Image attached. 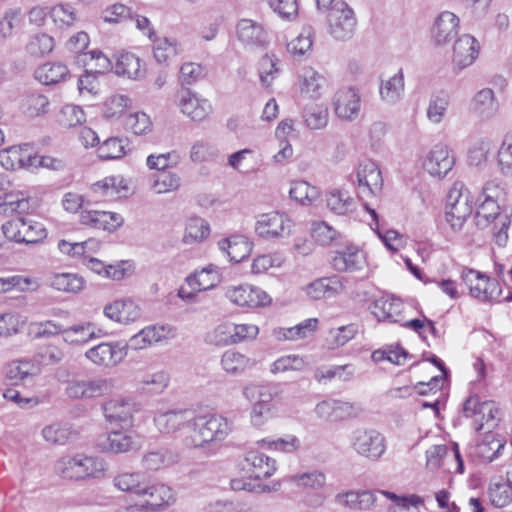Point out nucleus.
<instances>
[{"label":"nucleus","mask_w":512,"mask_h":512,"mask_svg":"<svg viewBox=\"0 0 512 512\" xmlns=\"http://www.w3.org/2000/svg\"><path fill=\"white\" fill-rule=\"evenodd\" d=\"M168 382V374L163 371L147 374L141 379V383L143 384L142 388L152 394L163 392Z\"/></svg>","instance_id":"64"},{"label":"nucleus","mask_w":512,"mask_h":512,"mask_svg":"<svg viewBox=\"0 0 512 512\" xmlns=\"http://www.w3.org/2000/svg\"><path fill=\"white\" fill-rule=\"evenodd\" d=\"M24 146H11L0 151V165L6 170H16L23 166Z\"/></svg>","instance_id":"62"},{"label":"nucleus","mask_w":512,"mask_h":512,"mask_svg":"<svg viewBox=\"0 0 512 512\" xmlns=\"http://www.w3.org/2000/svg\"><path fill=\"white\" fill-rule=\"evenodd\" d=\"M365 264V256L356 247H347L338 251L332 258V265L337 271L354 272L361 270Z\"/></svg>","instance_id":"29"},{"label":"nucleus","mask_w":512,"mask_h":512,"mask_svg":"<svg viewBox=\"0 0 512 512\" xmlns=\"http://www.w3.org/2000/svg\"><path fill=\"white\" fill-rule=\"evenodd\" d=\"M462 282L469 289L472 297L481 301H488L491 298V291L488 290L490 285L496 287V280L490 279L485 274H482L473 269H465L461 273Z\"/></svg>","instance_id":"22"},{"label":"nucleus","mask_w":512,"mask_h":512,"mask_svg":"<svg viewBox=\"0 0 512 512\" xmlns=\"http://www.w3.org/2000/svg\"><path fill=\"white\" fill-rule=\"evenodd\" d=\"M117 75L127 76L128 78H138L141 76L140 59L129 52H121L114 65Z\"/></svg>","instance_id":"42"},{"label":"nucleus","mask_w":512,"mask_h":512,"mask_svg":"<svg viewBox=\"0 0 512 512\" xmlns=\"http://www.w3.org/2000/svg\"><path fill=\"white\" fill-rule=\"evenodd\" d=\"M354 406L350 402L327 399L319 402L314 411L318 418L329 422L342 421L352 415Z\"/></svg>","instance_id":"23"},{"label":"nucleus","mask_w":512,"mask_h":512,"mask_svg":"<svg viewBox=\"0 0 512 512\" xmlns=\"http://www.w3.org/2000/svg\"><path fill=\"white\" fill-rule=\"evenodd\" d=\"M177 455L168 449H158L143 455L142 466L146 470L158 471L177 462Z\"/></svg>","instance_id":"39"},{"label":"nucleus","mask_w":512,"mask_h":512,"mask_svg":"<svg viewBox=\"0 0 512 512\" xmlns=\"http://www.w3.org/2000/svg\"><path fill=\"white\" fill-rule=\"evenodd\" d=\"M50 285L59 291L76 293L83 289L84 280L76 274L60 273L51 278Z\"/></svg>","instance_id":"47"},{"label":"nucleus","mask_w":512,"mask_h":512,"mask_svg":"<svg viewBox=\"0 0 512 512\" xmlns=\"http://www.w3.org/2000/svg\"><path fill=\"white\" fill-rule=\"evenodd\" d=\"M246 469L250 477L255 479H266L273 475L276 470L275 460L259 451H249L245 456Z\"/></svg>","instance_id":"27"},{"label":"nucleus","mask_w":512,"mask_h":512,"mask_svg":"<svg viewBox=\"0 0 512 512\" xmlns=\"http://www.w3.org/2000/svg\"><path fill=\"white\" fill-rule=\"evenodd\" d=\"M136 411H138V407L130 398L117 397L103 404V412L107 422L122 427L132 425L133 414Z\"/></svg>","instance_id":"8"},{"label":"nucleus","mask_w":512,"mask_h":512,"mask_svg":"<svg viewBox=\"0 0 512 512\" xmlns=\"http://www.w3.org/2000/svg\"><path fill=\"white\" fill-rule=\"evenodd\" d=\"M243 395L249 401H254L256 404L271 408V401L274 398L275 392L268 386L251 385L243 389Z\"/></svg>","instance_id":"57"},{"label":"nucleus","mask_w":512,"mask_h":512,"mask_svg":"<svg viewBox=\"0 0 512 512\" xmlns=\"http://www.w3.org/2000/svg\"><path fill=\"white\" fill-rule=\"evenodd\" d=\"M64 341L71 344H79L86 342L98 336L96 326L93 323H80L63 330Z\"/></svg>","instance_id":"43"},{"label":"nucleus","mask_w":512,"mask_h":512,"mask_svg":"<svg viewBox=\"0 0 512 512\" xmlns=\"http://www.w3.org/2000/svg\"><path fill=\"white\" fill-rule=\"evenodd\" d=\"M132 436L127 431H112L98 445L112 453H125L133 448Z\"/></svg>","instance_id":"38"},{"label":"nucleus","mask_w":512,"mask_h":512,"mask_svg":"<svg viewBox=\"0 0 512 512\" xmlns=\"http://www.w3.org/2000/svg\"><path fill=\"white\" fill-rule=\"evenodd\" d=\"M488 495L492 505L502 508L511 503L512 488L504 483L491 484L488 489Z\"/></svg>","instance_id":"59"},{"label":"nucleus","mask_w":512,"mask_h":512,"mask_svg":"<svg viewBox=\"0 0 512 512\" xmlns=\"http://www.w3.org/2000/svg\"><path fill=\"white\" fill-rule=\"evenodd\" d=\"M191 426L192 434L186 438V446L193 448L221 442L231 430L227 419L217 414L196 415L193 412Z\"/></svg>","instance_id":"2"},{"label":"nucleus","mask_w":512,"mask_h":512,"mask_svg":"<svg viewBox=\"0 0 512 512\" xmlns=\"http://www.w3.org/2000/svg\"><path fill=\"white\" fill-rule=\"evenodd\" d=\"M214 266L210 265L199 272L188 276L186 278L187 284L195 291L201 292L211 289L215 286L217 281V274Z\"/></svg>","instance_id":"46"},{"label":"nucleus","mask_w":512,"mask_h":512,"mask_svg":"<svg viewBox=\"0 0 512 512\" xmlns=\"http://www.w3.org/2000/svg\"><path fill=\"white\" fill-rule=\"evenodd\" d=\"M6 238L17 243L35 244L47 236V231L41 222L25 217H16L2 225Z\"/></svg>","instance_id":"3"},{"label":"nucleus","mask_w":512,"mask_h":512,"mask_svg":"<svg viewBox=\"0 0 512 512\" xmlns=\"http://www.w3.org/2000/svg\"><path fill=\"white\" fill-rule=\"evenodd\" d=\"M492 146V141L488 138L476 140L468 150L469 163L474 166H480L486 163Z\"/></svg>","instance_id":"56"},{"label":"nucleus","mask_w":512,"mask_h":512,"mask_svg":"<svg viewBox=\"0 0 512 512\" xmlns=\"http://www.w3.org/2000/svg\"><path fill=\"white\" fill-rule=\"evenodd\" d=\"M38 207V199L29 191H11L3 196L0 213L5 215L28 214Z\"/></svg>","instance_id":"12"},{"label":"nucleus","mask_w":512,"mask_h":512,"mask_svg":"<svg viewBox=\"0 0 512 512\" xmlns=\"http://www.w3.org/2000/svg\"><path fill=\"white\" fill-rule=\"evenodd\" d=\"M328 109L323 105H306L303 110V118L306 126L311 130L322 129L328 123Z\"/></svg>","instance_id":"45"},{"label":"nucleus","mask_w":512,"mask_h":512,"mask_svg":"<svg viewBox=\"0 0 512 512\" xmlns=\"http://www.w3.org/2000/svg\"><path fill=\"white\" fill-rule=\"evenodd\" d=\"M493 412H498L494 402H481L478 396H470L463 404L464 416L473 420L474 429L478 432L481 431L485 426V415L492 417Z\"/></svg>","instance_id":"24"},{"label":"nucleus","mask_w":512,"mask_h":512,"mask_svg":"<svg viewBox=\"0 0 512 512\" xmlns=\"http://www.w3.org/2000/svg\"><path fill=\"white\" fill-rule=\"evenodd\" d=\"M329 33L337 40L350 39L355 31L356 18L353 10L342 0H338L327 14Z\"/></svg>","instance_id":"5"},{"label":"nucleus","mask_w":512,"mask_h":512,"mask_svg":"<svg viewBox=\"0 0 512 512\" xmlns=\"http://www.w3.org/2000/svg\"><path fill=\"white\" fill-rule=\"evenodd\" d=\"M69 77L70 71L62 62H47L35 70V78L44 85H55Z\"/></svg>","instance_id":"31"},{"label":"nucleus","mask_w":512,"mask_h":512,"mask_svg":"<svg viewBox=\"0 0 512 512\" xmlns=\"http://www.w3.org/2000/svg\"><path fill=\"white\" fill-rule=\"evenodd\" d=\"M404 74L399 69L396 74L387 80H382L379 93L381 99L388 104H395L402 98L404 94Z\"/></svg>","instance_id":"34"},{"label":"nucleus","mask_w":512,"mask_h":512,"mask_svg":"<svg viewBox=\"0 0 512 512\" xmlns=\"http://www.w3.org/2000/svg\"><path fill=\"white\" fill-rule=\"evenodd\" d=\"M219 249L227 254L229 260L239 263L248 257L252 251V243L242 235H233L218 242Z\"/></svg>","instance_id":"28"},{"label":"nucleus","mask_w":512,"mask_h":512,"mask_svg":"<svg viewBox=\"0 0 512 512\" xmlns=\"http://www.w3.org/2000/svg\"><path fill=\"white\" fill-rule=\"evenodd\" d=\"M325 78L313 68H306L302 74L301 92L311 98H318L322 94Z\"/></svg>","instance_id":"44"},{"label":"nucleus","mask_w":512,"mask_h":512,"mask_svg":"<svg viewBox=\"0 0 512 512\" xmlns=\"http://www.w3.org/2000/svg\"><path fill=\"white\" fill-rule=\"evenodd\" d=\"M449 105V97L445 92L433 94L430 98L427 117L433 123H440L447 111Z\"/></svg>","instance_id":"52"},{"label":"nucleus","mask_w":512,"mask_h":512,"mask_svg":"<svg viewBox=\"0 0 512 512\" xmlns=\"http://www.w3.org/2000/svg\"><path fill=\"white\" fill-rule=\"evenodd\" d=\"M253 365L252 359L235 350H227L221 357V366L229 374L239 375Z\"/></svg>","instance_id":"37"},{"label":"nucleus","mask_w":512,"mask_h":512,"mask_svg":"<svg viewBox=\"0 0 512 512\" xmlns=\"http://www.w3.org/2000/svg\"><path fill=\"white\" fill-rule=\"evenodd\" d=\"M351 446L359 455L377 460L385 452V439L374 429L358 428L352 432Z\"/></svg>","instance_id":"6"},{"label":"nucleus","mask_w":512,"mask_h":512,"mask_svg":"<svg viewBox=\"0 0 512 512\" xmlns=\"http://www.w3.org/2000/svg\"><path fill=\"white\" fill-rule=\"evenodd\" d=\"M113 484L122 492L147 500L152 511L163 510L176 501V495L170 486L151 480L141 471L119 473L114 477Z\"/></svg>","instance_id":"1"},{"label":"nucleus","mask_w":512,"mask_h":512,"mask_svg":"<svg viewBox=\"0 0 512 512\" xmlns=\"http://www.w3.org/2000/svg\"><path fill=\"white\" fill-rule=\"evenodd\" d=\"M124 222L118 213L83 209L80 213V223L95 229H103L109 232L115 231Z\"/></svg>","instance_id":"18"},{"label":"nucleus","mask_w":512,"mask_h":512,"mask_svg":"<svg viewBox=\"0 0 512 512\" xmlns=\"http://www.w3.org/2000/svg\"><path fill=\"white\" fill-rule=\"evenodd\" d=\"M125 140L118 137H110L101 143L97 149L99 158L111 160L120 158L125 154Z\"/></svg>","instance_id":"53"},{"label":"nucleus","mask_w":512,"mask_h":512,"mask_svg":"<svg viewBox=\"0 0 512 512\" xmlns=\"http://www.w3.org/2000/svg\"><path fill=\"white\" fill-rule=\"evenodd\" d=\"M459 25L458 17L449 11H444L436 18L432 27V38L436 45H445L457 34Z\"/></svg>","instance_id":"25"},{"label":"nucleus","mask_w":512,"mask_h":512,"mask_svg":"<svg viewBox=\"0 0 512 512\" xmlns=\"http://www.w3.org/2000/svg\"><path fill=\"white\" fill-rule=\"evenodd\" d=\"M111 388L108 380L94 378L89 380H73L66 387V393L70 398H94L106 394Z\"/></svg>","instance_id":"15"},{"label":"nucleus","mask_w":512,"mask_h":512,"mask_svg":"<svg viewBox=\"0 0 512 512\" xmlns=\"http://www.w3.org/2000/svg\"><path fill=\"white\" fill-rule=\"evenodd\" d=\"M472 210L473 207L469 202L468 193H464L455 185L448 194L445 211V219L453 231L461 230Z\"/></svg>","instance_id":"7"},{"label":"nucleus","mask_w":512,"mask_h":512,"mask_svg":"<svg viewBox=\"0 0 512 512\" xmlns=\"http://www.w3.org/2000/svg\"><path fill=\"white\" fill-rule=\"evenodd\" d=\"M343 286L337 276L319 278L306 287L307 295L314 300L331 297L342 290Z\"/></svg>","instance_id":"33"},{"label":"nucleus","mask_w":512,"mask_h":512,"mask_svg":"<svg viewBox=\"0 0 512 512\" xmlns=\"http://www.w3.org/2000/svg\"><path fill=\"white\" fill-rule=\"evenodd\" d=\"M318 319L310 318L298 325L290 328H279L274 330V335L278 340H295L307 337L317 328Z\"/></svg>","instance_id":"41"},{"label":"nucleus","mask_w":512,"mask_h":512,"mask_svg":"<svg viewBox=\"0 0 512 512\" xmlns=\"http://www.w3.org/2000/svg\"><path fill=\"white\" fill-rule=\"evenodd\" d=\"M54 48V39L45 33L30 37L26 44V51L33 57H43L49 54Z\"/></svg>","instance_id":"49"},{"label":"nucleus","mask_w":512,"mask_h":512,"mask_svg":"<svg viewBox=\"0 0 512 512\" xmlns=\"http://www.w3.org/2000/svg\"><path fill=\"white\" fill-rule=\"evenodd\" d=\"M177 97L181 112L193 121L206 119L212 111V106L208 100L198 98L189 89H181Z\"/></svg>","instance_id":"14"},{"label":"nucleus","mask_w":512,"mask_h":512,"mask_svg":"<svg viewBox=\"0 0 512 512\" xmlns=\"http://www.w3.org/2000/svg\"><path fill=\"white\" fill-rule=\"evenodd\" d=\"M357 181L360 188L367 190L370 194H377L383 186V178L378 165L367 160L359 164L357 169Z\"/></svg>","instance_id":"26"},{"label":"nucleus","mask_w":512,"mask_h":512,"mask_svg":"<svg viewBox=\"0 0 512 512\" xmlns=\"http://www.w3.org/2000/svg\"><path fill=\"white\" fill-rule=\"evenodd\" d=\"M312 34V27H305L298 37L287 44V50L296 56L305 55L311 50L313 44Z\"/></svg>","instance_id":"60"},{"label":"nucleus","mask_w":512,"mask_h":512,"mask_svg":"<svg viewBox=\"0 0 512 512\" xmlns=\"http://www.w3.org/2000/svg\"><path fill=\"white\" fill-rule=\"evenodd\" d=\"M58 470L63 478L80 480L87 477H97L99 473L104 471V463L95 457L77 455L59 461Z\"/></svg>","instance_id":"4"},{"label":"nucleus","mask_w":512,"mask_h":512,"mask_svg":"<svg viewBox=\"0 0 512 512\" xmlns=\"http://www.w3.org/2000/svg\"><path fill=\"white\" fill-rule=\"evenodd\" d=\"M161 338V335L158 333L154 326H149L143 328L137 334L133 335L127 343H123V345L131 348L133 350L144 349L147 346L151 345L153 342H158Z\"/></svg>","instance_id":"55"},{"label":"nucleus","mask_w":512,"mask_h":512,"mask_svg":"<svg viewBox=\"0 0 512 512\" xmlns=\"http://www.w3.org/2000/svg\"><path fill=\"white\" fill-rule=\"evenodd\" d=\"M238 39L247 45L264 46L267 33L262 25L250 19H241L237 24Z\"/></svg>","instance_id":"30"},{"label":"nucleus","mask_w":512,"mask_h":512,"mask_svg":"<svg viewBox=\"0 0 512 512\" xmlns=\"http://www.w3.org/2000/svg\"><path fill=\"white\" fill-rule=\"evenodd\" d=\"M334 110L336 115L352 121L358 117L360 111V96L353 88L339 89L334 96Z\"/></svg>","instance_id":"17"},{"label":"nucleus","mask_w":512,"mask_h":512,"mask_svg":"<svg viewBox=\"0 0 512 512\" xmlns=\"http://www.w3.org/2000/svg\"><path fill=\"white\" fill-rule=\"evenodd\" d=\"M42 435L48 442L63 445L72 439L76 433L68 425L53 423L43 428Z\"/></svg>","instance_id":"50"},{"label":"nucleus","mask_w":512,"mask_h":512,"mask_svg":"<svg viewBox=\"0 0 512 512\" xmlns=\"http://www.w3.org/2000/svg\"><path fill=\"white\" fill-rule=\"evenodd\" d=\"M505 445L506 442L503 439L488 432L484 439L477 444L475 454L483 461L492 462L502 455Z\"/></svg>","instance_id":"35"},{"label":"nucleus","mask_w":512,"mask_h":512,"mask_svg":"<svg viewBox=\"0 0 512 512\" xmlns=\"http://www.w3.org/2000/svg\"><path fill=\"white\" fill-rule=\"evenodd\" d=\"M193 411L189 409L169 410L155 415L157 428L164 433H174L182 427L191 426Z\"/></svg>","instance_id":"19"},{"label":"nucleus","mask_w":512,"mask_h":512,"mask_svg":"<svg viewBox=\"0 0 512 512\" xmlns=\"http://www.w3.org/2000/svg\"><path fill=\"white\" fill-rule=\"evenodd\" d=\"M475 219L476 225L479 227H484L490 222L493 223L492 231L495 243L500 247H504L506 245L508 240V229L511 224L509 215L499 212H485V206H483L481 210H477Z\"/></svg>","instance_id":"13"},{"label":"nucleus","mask_w":512,"mask_h":512,"mask_svg":"<svg viewBox=\"0 0 512 512\" xmlns=\"http://www.w3.org/2000/svg\"><path fill=\"white\" fill-rule=\"evenodd\" d=\"M372 314L382 321L401 323L403 320V302L395 297H380L370 305Z\"/></svg>","instance_id":"21"},{"label":"nucleus","mask_w":512,"mask_h":512,"mask_svg":"<svg viewBox=\"0 0 512 512\" xmlns=\"http://www.w3.org/2000/svg\"><path fill=\"white\" fill-rule=\"evenodd\" d=\"M291 481L301 488L320 490L326 484V475L320 470H311L292 476Z\"/></svg>","instance_id":"48"},{"label":"nucleus","mask_w":512,"mask_h":512,"mask_svg":"<svg viewBox=\"0 0 512 512\" xmlns=\"http://www.w3.org/2000/svg\"><path fill=\"white\" fill-rule=\"evenodd\" d=\"M290 220L279 212H269L259 216L256 233L264 239L283 237L289 233Z\"/></svg>","instance_id":"10"},{"label":"nucleus","mask_w":512,"mask_h":512,"mask_svg":"<svg viewBox=\"0 0 512 512\" xmlns=\"http://www.w3.org/2000/svg\"><path fill=\"white\" fill-rule=\"evenodd\" d=\"M181 185V178L177 173L170 171L160 172L153 183V188L158 194L177 190Z\"/></svg>","instance_id":"61"},{"label":"nucleus","mask_w":512,"mask_h":512,"mask_svg":"<svg viewBox=\"0 0 512 512\" xmlns=\"http://www.w3.org/2000/svg\"><path fill=\"white\" fill-rule=\"evenodd\" d=\"M289 195L301 204H311L318 197V191L306 181H294L291 183Z\"/></svg>","instance_id":"54"},{"label":"nucleus","mask_w":512,"mask_h":512,"mask_svg":"<svg viewBox=\"0 0 512 512\" xmlns=\"http://www.w3.org/2000/svg\"><path fill=\"white\" fill-rule=\"evenodd\" d=\"M454 157L446 145L436 144L428 152L423 166L424 169L434 177H444L453 168Z\"/></svg>","instance_id":"11"},{"label":"nucleus","mask_w":512,"mask_h":512,"mask_svg":"<svg viewBox=\"0 0 512 512\" xmlns=\"http://www.w3.org/2000/svg\"><path fill=\"white\" fill-rule=\"evenodd\" d=\"M86 357L94 364L113 367L127 355V346L122 342H103L86 352Z\"/></svg>","instance_id":"9"},{"label":"nucleus","mask_w":512,"mask_h":512,"mask_svg":"<svg viewBox=\"0 0 512 512\" xmlns=\"http://www.w3.org/2000/svg\"><path fill=\"white\" fill-rule=\"evenodd\" d=\"M124 127L135 135H142L150 130L151 121L148 115L142 112L130 113L125 116Z\"/></svg>","instance_id":"63"},{"label":"nucleus","mask_w":512,"mask_h":512,"mask_svg":"<svg viewBox=\"0 0 512 512\" xmlns=\"http://www.w3.org/2000/svg\"><path fill=\"white\" fill-rule=\"evenodd\" d=\"M326 205L330 211L337 215H347L356 209V203L349 193L337 189L326 194Z\"/></svg>","instance_id":"36"},{"label":"nucleus","mask_w":512,"mask_h":512,"mask_svg":"<svg viewBox=\"0 0 512 512\" xmlns=\"http://www.w3.org/2000/svg\"><path fill=\"white\" fill-rule=\"evenodd\" d=\"M37 368L30 361H12L6 367V378L12 385L26 383L36 374Z\"/></svg>","instance_id":"40"},{"label":"nucleus","mask_w":512,"mask_h":512,"mask_svg":"<svg viewBox=\"0 0 512 512\" xmlns=\"http://www.w3.org/2000/svg\"><path fill=\"white\" fill-rule=\"evenodd\" d=\"M497 160L501 173L512 175V131L505 135L498 150Z\"/></svg>","instance_id":"58"},{"label":"nucleus","mask_w":512,"mask_h":512,"mask_svg":"<svg viewBox=\"0 0 512 512\" xmlns=\"http://www.w3.org/2000/svg\"><path fill=\"white\" fill-rule=\"evenodd\" d=\"M210 233L209 223L200 217H191L188 220L184 240L186 243L202 241Z\"/></svg>","instance_id":"51"},{"label":"nucleus","mask_w":512,"mask_h":512,"mask_svg":"<svg viewBox=\"0 0 512 512\" xmlns=\"http://www.w3.org/2000/svg\"><path fill=\"white\" fill-rule=\"evenodd\" d=\"M479 44L477 40L469 35L464 34L459 37L453 46V63L462 70L470 66L478 57Z\"/></svg>","instance_id":"20"},{"label":"nucleus","mask_w":512,"mask_h":512,"mask_svg":"<svg viewBox=\"0 0 512 512\" xmlns=\"http://www.w3.org/2000/svg\"><path fill=\"white\" fill-rule=\"evenodd\" d=\"M473 109L482 120L494 117L499 110V102L493 90L490 88L480 90L474 97Z\"/></svg>","instance_id":"32"},{"label":"nucleus","mask_w":512,"mask_h":512,"mask_svg":"<svg viewBox=\"0 0 512 512\" xmlns=\"http://www.w3.org/2000/svg\"><path fill=\"white\" fill-rule=\"evenodd\" d=\"M227 297L241 307L256 308L271 302L270 296L258 287L239 286L228 290Z\"/></svg>","instance_id":"16"}]
</instances>
